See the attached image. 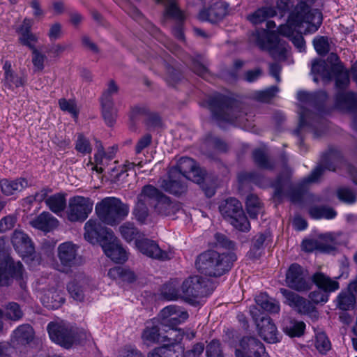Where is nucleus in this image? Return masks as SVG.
Returning a JSON list of instances; mask_svg holds the SVG:
<instances>
[{"label":"nucleus","instance_id":"obj_49","mask_svg":"<svg viewBox=\"0 0 357 357\" xmlns=\"http://www.w3.org/2000/svg\"><path fill=\"white\" fill-rule=\"evenodd\" d=\"M102 117L108 126H112L117 116L116 109L114 102H100Z\"/></svg>","mask_w":357,"mask_h":357},{"label":"nucleus","instance_id":"obj_35","mask_svg":"<svg viewBox=\"0 0 357 357\" xmlns=\"http://www.w3.org/2000/svg\"><path fill=\"white\" fill-rule=\"evenodd\" d=\"M255 302L262 310L269 313H278L280 312L279 303L269 297L266 293H261L257 296Z\"/></svg>","mask_w":357,"mask_h":357},{"label":"nucleus","instance_id":"obj_9","mask_svg":"<svg viewBox=\"0 0 357 357\" xmlns=\"http://www.w3.org/2000/svg\"><path fill=\"white\" fill-rule=\"evenodd\" d=\"M250 313L256 324L258 334L265 342L271 344L280 342L277 326L268 315L260 312L256 308L251 310Z\"/></svg>","mask_w":357,"mask_h":357},{"label":"nucleus","instance_id":"obj_15","mask_svg":"<svg viewBox=\"0 0 357 357\" xmlns=\"http://www.w3.org/2000/svg\"><path fill=\"white\" fill-rule=\"evenodd\" d=\"M160 186L165 192L176 197H180L188 191L187 179L178 174L176 169L169 171L168 178L162 180Z\"/></svg>","mask_w":357,"mask_h":357},{"label":"nucleus","instance_id":"obj_7","mask_svg":"<svg viewBox=\"0 0 357 357\" xmlns=\"http://www.w3.org/2000/svg\"><path fill=\"white\" fill-rule=\"evenodd\" d=\"M317 166H321L324 172L326 169L335 172L337 168H345L354 182L357 183V169L345 160L340 150L333 146H328V149L321 153L320 163Z\"/></svg>","mask_w":357,"mask_h":357},{"label":"nucleus","instance_id":"obj_48","mask_svg":"<svg viewBox=\"0 0 357 357\" xmlns=\"http://www.w3.org/2000/svg\"><path fill=\"white\" fill-rule=\"evenodd\" d=\"M245 204L246 209L250 217L251 218H256L262 208V204L259 197L254 194H250L246 198Z\"/></svg>","mask_w":357,"mask_h":357},{"label":"nucleus","instance_id":"obj_42","mask_svg":"<svg viewBox=\"0 0 357 357\" xmlns=\"http://www.w3.org/2000/svg\"><path fill=\"white\" fill-rule=\"evenodd\" d=\"M86 284L84 280H74L67 285V289L71 297L77 301H82L84 298V286Z\"/></svg>","mask_w":357,"mask_h":357},{"label":"nucleus","instance_id":"obj_46","mask_svg":"<svg viewBox=\"0 0 357 357\" xmlns=\"http://www.w3.org/2000/svg\"><path fill=\"white\" fill-rule=\"evenodd\" d=\"M255 163L261 169L272 170L275 165L268 158L267 154L261 149H258L252 152Z\"/></svg>","mask_w":357,"mask_h":357},{"label":"nucleus","instance_id":"obj_11","mask_svg":"<svg viewBox=\"0 0 357 357\" xmlns=\"http://www.w3.org/2000/svg\"><path fill=\"white\" fill-rule=\"evenodd\" d=\"M93 202L89 197L74 196L69 199L68 218L71 222L84 221L91 213Z\"/></svg>","mask_w":357,"mask_h":357},{"label":"nucleus","instance_id":"obj_18","mask_svg":"<svg viewBox=\"0 0 357 357\" xmlns=\"http://www.w3.org/2000/svg\"><path fill=\"white\" fill-rule=\"evenodd\" d=\"M183 334L178 333L169 343H164L162 347L153 349L151 351L148 357H183L184 349L181 342Z\"/></svg>","mask_w":357,"mask_h":357},{"label":"nucleus","instance_id":"obj_37","mask_svg":"<svg viewBox=\"0 0 357 357\" xmlns=\"http://www.w3.org/2000/svg\"><path fill=\"white\" fill-rule=\"evenodd\" d=\"M107 275L110 278L121 280L129 283L133 282L136 280V275L133 271L120 266L111 268Z\"/></svg>","mask_w":357,"mask_h":357},{"label":"nucleus","instance_id":"obj_24","mask_svg":"<svg viewBox=\"0 0 357 357\" xmlns=\"http://www.w3.org/2000/svg\"><path fill=\"white\" fill-rule=\"evenodd\" d=\"M335 107L344 112L356 113L357 112V93L351 91H340L336 94Z\"/></svg>","mask_w":357,"mask_h":357},{"label":"nucleus","instance_id":"obj_47","mask_svg":"<svg viewBox=\"0 0 357 357\" xmlns=\"http://www.w3.org/2000/svg\"><path fill=\"white\" fill-rule=\"evenodd\" d=\"M14 335L16 340L22 344H28L33 338V328L29 325H21L14 331Z\"/></svg>","mask_w":357,"mask_h":357},{"label":"nucleus","instance_id":"obj_25","mask_svg":"<svg viewBox=\"0 0 357 357\" xmlns=\"http://www.w3.org/2000/svg\"><path fill=\"white\" fill-rule=\"evenodd\" d=\"M240 346L242 349L254 357H270L266 352L264 345L257 337L253 336L243 337Z\"/></svg>","mask_w":357,"mask_h":357},{"label":"nucleus","instance_id":"obj_2","mask_svg":"<svg viewBox=\"0 0 357 357\" xmlns=\"http://www.w3.org/2000/svg\"><path fill=\"white\" fill-rule=\"evenodd\" d=\"M236 259V255L234 252L220 254L209 250L197 256L195 266L200 273L217 278L228 272Z\"/></svg>","mask_w":357,"mask_h":357},{"label":"nucleus","instance_id":"obj_60","mask_svg":"<svg viewBox=\"0 0 357 357\" xmlns=\"http://www.w3.org/2000/svg\"><path fill=\"white\" fill-rule=\"evenodd\" d=\"M313 45L318 54L324 56L330 50V45L327 37L319 36L313 40Z\"/></svg>","mask_w":357,"mask_h":357},{"label":"nucleus","instance_id":"obj_29","mask_svg":"<svg viewBox=\"0 0 357 357\" xmlns=\"http://www.w3.org/2000/svg\"><path fill=\"white\" fill-rule=\"evenodd\" d=\"M28 185V181L24 178H18L15 180L6 178L0 180L1 190L6 196L13 195L17 192H20Z\"/></svg>","mask_w":357,"mask_h":357},{"label":"nucleus","instance_id":"obj_17","mask_svg":"<svg viewBox=\"0 0 357 357\" xmlns=\"http://www.w3.org/2000/svg\"><path fill=\"white\" fill-rule=\"evenodd\" d=\"M135 246L141 253L151 259L162 261L171 259L169 253L162 250L153 240L144 237L137 238Z\"/></svg>","mask_w":357,"mask_h":357},{"label":"nucleus","instance_id":"obj_58","mask_svg":"<svg viewBox=\"0 0 357 357\" xmlns=\"http://www.w3.org/2000/svg\"><path fill=\"white\" fill-rule=\"evenodd\" d=\"M238 179L240 183L251 182L260 185L264 181V177L256 172H242L238 174Z\"/></svg>","mask_w":357,"mask_h":357},{"label":"nucleus","instance_id":"obj_38","mask_svg":"<svg viewBox=\"0 0 357 357\" xmlns=\"http://www.w3.org/2000/svg\"><path fill=\"white\" fill-rule=\"evenodd\" d=\"M45 204L51 211L58 214L66 207V195L61 192L54 194L45 199Z\"/></svg>","mask_w":357,"mask_h":357},{"label":"nucleus","instance_id":"obj_44","mask_svg":"<svg viewBox=\"0 0 357 357\" xmlns=\"http://www.w3.org/2000/svg\"><path fill=\"white\" fill-rule=\"evenodd\" d=\"M197 162L195 160L188 158H181L179 163L176 167H172L171 169H176L178 174H181L185 178L188 180V178L190 176V173L196 167Z\"/></svg>","mask_w":357,"mask_h":357},{"label":"nucleus","instance_id":"obj_26","mask_svg":"<svg viewBox=\"0 0 357 357\" xmlns=\"http://www.w3.org/2000/svg\"><path fill=\"white\" fill-rule=\"evenodd\" d=\"M354 292H357V280L349 284L348 290L339 294L337 297V307L344 311L353 308L356 303Z\"/></svg>","mask_w":357,"mask_h":357},{"label":"nucleus","instance_id":"obj_33","mask_svg":"<svg viewBox=\"0 0 357 357\" xmlns=\"http://www.w3.org/2000/svg\"><path fill=\"white\" fill-rule=\"evenodd\" d=\"M270 43H271L267 50H268L270 54L274 59H286V54L287 51L288 44L287 43L280 39L277 35L273 39H271Z\"/></svg>","mask_w":357,"mask_h":357},{"label":"nucleus","instance_id":"obj_27","mask_svg":"<svg viewBox=\"0 0 357 357\" xmlns=\"http://www.w3.org/2000/svg\"><path fill=\"white\" fill-rule=\"evenodd\" d=\"M32 227L49 232L58 226L59 221L49 212H43L30 222Z\"/></svg>","mask_w":357,"mask_h":357},{"label":"nucleus","instance_id":"obj_30","mask_svg":"<svg viewBox=\"0 0 357 357\" xmlns=\"http://www.w3.org/2000/svg\"><path fill=\"white\" fill-rule=\"evenodd\" d=\"M160 329H163L160 325L158 326H147L144 330L142 337L146 342L156 343L161 342L164 343H169L174 340L173 338L168 336H161L160 333Z\"/></svg>","mask_w":357,"mask_h":357},{"label":"nucleus","instance_id":"obj_63","mask_svg":"<svg viewBox=\"0 0 357 357\" xmlns=\"http://www.w3.org/2000/svg\"><path fill=\"white\" fill-rule=\"evenodd\" d=\"M133 214L137 221L144 223L149 215L148 206L141 202H137L133 209Z\"/></svg>","mask_w":357,"mask_h":357},{"label":"nucleus","instance_id":"obj_16","mask_svg":"<svg viewBox=\"0 0 357 357\" xmlns=\"http://www.w3.org/2000/svg\"><path fill=\"white\" fill-rule=\"evenodd\" d=\"M77 247L71 242H66L58 248V257L65 268L79 266L84 263L82 257L77 254Z\"/></svg>","mask_w":357,"mask_h":357},{"label":"nucleus","instance_id":"obj_8","mask_svg":"<svg viewBox=\"0 0 357 357\" xmlns=\"http://www.w3.org/2000/svg\"><path fill=\"white\" fill-rule=\"evenodd\" d=\"M181 299L185 303L197 307L199 305L198 299L206 294L205 280L199 275L189 276L181 285Z\"/></svg>","mask_w":357,"mask_h":357},{"label":"nucleus","instance_id":"obj_52","mask_svg":"<svg viewBox=\"0 0 357 357\" xmlns=\"http://www.w3.org/2000/svg\"><path fill=\"white\" fill-rule=\"evenodd\" d=\"M8 271L12 278L20 282L21 287L24 288V282H22L24 268L22 264L20 261H9Z\"/></svg>","mask_w":357,"mask_h":357},{"label":"nucleus","instance_id":"obj_20","mask_svg":"<svg viewBox=\"0 0 357 357\" xmlns=\"http://www.w3.org/2000/svg\"><path fill=\"white\" fill-rule=\"evenodd\" d=\"M229 4L225 1H217L206 8L199 13V19L202 21H208L216 23L222 20L227 14Z\"/></svg>","mask_w":357,"mask_h":357},{"label":"nucleus","instance_id":"obj_23","mask_svg":"<svg viewBox=\"0 0 357 357\" xmlns=\"http://www.w3.org/2000/svg\"><path fill=\"white\" fill-rule=\"evenodd\" d=\"M105 255L116 263H123L127 259V252L119 243V239L113 235L111 241L103 243L101 246Z\"/></svg>","mask_w":357,"mask_h":357},{"label":"nucleus","instance_id":"obj_1","mask_svg":"<svg viewBox=\"0 0 357 357\" xmlns=\"http://www.w3.org/2000/svg\"><path fill=\"white\" fill-rule=\"evenodd\" d=\"M292 173L290 167H286L272 183L271 186L274 189L273 199L277 204H280L286 195L293 203L301 202L307 190L308 184L317 182L324 174V169L321 166H317L307 177L296 185H293L291 181Z\"/></svg>","mask_w":357,"mask_h":357},{"label":"nucleus","instance_id":"obj_43","mask_svg":"<svg viewBox=\"0 0 357 357\" xmlns=\"http://www.w3.org/2000/svg\"><path fill=\"white\" fill-rule=\"evenodd\" d=\"M276 34L273 33H268L265 30L257 31L252 34L251 40H253L257 46L262 50H267L270 43L271 39L276 37Z\"/></svg>","mask_w":357,"mask_h":357},{"label":"nucleus","instance_id":"obj_14","mask_svg":"<svg viewBox=\"0 0 357 357\" xmlns=\"http://www.w3.org/2000/svg\"><path fill=\"white\" fill-rule=\"evenodd\" d=\"M47 331L50 339L62 347L70 348L74 343L75 332L63 324L50 322L47 326Z\"/></svg>","mask_w":357,"mask_h":357},{"label":"nucleus","instance_id":"obj_3","mask_svg":"<svg viewBox=\"0 0 357 357\" xmlns=\"http://www.w3.org/2000/svg\"><path fill=\"white\" fill-rule=\"evenodd\" d=\"M95 209L102 222L109 226H115L128 216L130 207L119 198L107 197L97 203Z\"/></svg>","mask_w":357,"mask_h":357},{"label":"nucleus","instance_id":"obj_21","mask_svg":"<svg viewBox=\"0 0 357 357\" xmlns=\"http://www.w3.org/2000/svg\"><path fill=\"white\" fill-rule=\"evenodd\" d=\"M11 241L15 250L22 257H29L35 252L31 238L22 231L15 230L13 234Z\"/></svg>","mask_w":357,"mask_h":357},{"label":"nucleus","instance_id":"obj_61","mask_svg":"<svg viewBox=\"0 0 357 357\" xmlns=\"http://www.w3.org/2000/svg\"><path fill=\"white\" fill-rule=\"evenodd\" d=\"M59 104L61 110L68 112L75 119L77 118L79 110L77 109V105L74 100L61 98L59 100Z\"/></svg>","mask_w":357,"mask_h":357},{"label":"nucleus","instance_id":"obj_28","mask_svg":"<svg viewBox=\"0 0 357 357\" xmlns=\"http://www.w3.org/2000/svg\"><path fill=\"white\" fill-rule=\"evenodd\" d=\"M311 281L318 289L330 294L340 288L339 283L322 272H316L311 277Z\"/></svg>","mask_w":357,"mask_h":357},{"label":"nucleus","instance_id":"obj_34","mask_svg":"<svg viewBox=\"0 0 357 357\" xmlns=\"http://www.w3.org/2000/svg\"><path fill=\"white\" fill-rule=\"evenodd\" d=\"M305 324L295 319H288L284 322L283 331L290 337H300L304 335Z\"/></svg>","mask_w":357,"mask_h":357},{"label":"nucleus","instance_id":"obj_4","mask_svg":"<svg viewBox=\"0 0 357 357\" xmlns=\"http://www.w3.org/2000/svg\"><path fill=\"white\" fill-rule=\"evenodd\" d=\"M208 105L213 118L220 125L223 122L233 123L243 115L238 103L225 95L218 94L211 97L208 100Z\"/></svg>","mask_w":357,"mask_h":357},{"label":"nucleus","instance_id":"obj_6","mask_svg":"<svg viewBox=\"0 0 357 357\" xmlns=\"http://www.w3.org/2000/svg\"><path fill=\"white\" fill-rule=\"evenodd\" d=\"M219 211L223 218L238 230L246 232L250 229V224L243 211L241 203L234 197L222 201Z\"/></svg>","mask_w":357,"mask_h":357},{"label":"nucleus","instance_id":"obj_40","mask_svg":"<svg viewBox=\"0 0 357 357\" xmlns=\"http://www.w3.org/2000/svg\"><path fill=\"white\" fill-rule=\"evenodd\" d=\"M121 236L127 241L131 242L137 238H142L144 235L140 233L139 230L135 226L132 222H126L119 227Z\"/></svg>","mask_w":357,"mask_h":357},{"label":"nucleus","instance_id":"obj_31","mask_svg":"<svg viewBox=\"0 0 357 357\" xmlns=\"http://www.w3.org/2000/svg\"><path fill=\"white\" fill-rule=\"evenodd\" d=\"M327 98V93L324 91H319L314 94H310L303 91L298 93V98L299 100L310 102L319 112L324 111Z\"/></svg>","mask_w":357,"mask_h":357},{"label":"nucleus","instance_id":"obj_56","mask_svg":"<svg viewBox=\"0 0 357 357\" xmlns=\"http://www.w3.org/2000/svg\"><path fill=\"white\" fill-rule=\"evenodd\" d=\"M6 317L12 321H18L24 315L20 305L15 302H10L6 306Z\"/></svg>","mask_w":357,"mask_h":357},{"label":"nucleus","instance_id":"obj_53","mask_svg":"<svg viewBox=\"0 0 357 357\" xmlns=\"http://www.w3.org/2000/svg\"><path fill=\"white\" fill-rule=\"evenodd\" d=\"M162 295L164 298L168 301L181 299V287L177 288L173 282L166 284L162 289Z\"/></svg>","mask_w":357,"mask_h":357},{"label":"nucleus","instance_id":"obj_50","mask_svg":"<svg viewBox=\"0 0 357 357\" xmlns=\"http://www.w3.org/2000/svg\"><path fill=\"white\" fill-rule=\"evenodd\" d=\"M44 305L50 309H56L64 302V298L56 291H48L42 298Z\"/></svg>","mask_w":357,"mask_h":357},{"label":"nucleus","instance_id":"obj_62","mask_svg":"<svg viewBox=\"0 0 357 357\" xmlns=\"http://www.w3.org/2000/svg\"><path fill=\"white\" fill-rule=\"evenodd\" d=\"M119 91V86L114 82L111 79L109 82L107 89L102 93L100 98V102H114L113 96L116 94Z\"/></svg>","mask_w":357,"mask_h":357},{"label":"nucleus","instance_id":"obj_32","mask_svg":"<svg viewBox=\"0 0 357 357\" xmlns=\"http://www.w3.org/2000/svg\"><path fill=\"white\" fill-rule=\"evenodd\" d=\"M277 12L274 7L262 6L248 15L247 20L252 24L257 25L267 21L269 18L275 16Z\"/></svg>","mask_w":357,"mask_h":357},{"label":"nucleus","instance_id":"obj_10","mask_svg":"<svg viewBox=\"0 0 357 357\" xmlns=\"http://www.w3.org/2000/svg\"><path fill=\"white\" fill-rule=\"evenodd\" d=\"M100 220H89L84 225V237L91 244L99 243L101 246L103 243L111 241L114 234L112 229L103 226Z\"/></svg>","mask_w":357,"mask_h":357},{"label":"nucleus","instance_id":"obj_55","mask_svg":"<svg viewBox=\"0 0 357 357\" xmlns=\"http://www.w3.org/2000/svg\"><path fill=\"white\" fill-rule=\"evenodd\" d=\"M279 91L276 86H271L264 90L255 91L253 94L254 98L261 102H268Z\"/></svg>","mask_w":357,"mask_h":357},{"label":"nucleus","instance_id":"obj_5","mask_svg":"<svg viewBox=\"0 0 357 357\" xmlns=\"http://www.w3.org/2000/svg\"><path fill=\"white\" fill-rule=\"evenodd\" d=\"M322 14L317 9H311L304 1H300L289 13L288 21L294 28L300 27L303 23L307 24L305 33L317 31L322 23Z\"/></svg>","mask_w":357,"mask_h":357},{"label":"nucleus","instance_id":"obj_36","mask_svg":"<svg viewBox=\"0 0 357 357\" xmlns=\"http://www.w3.org/2000/svg\"><path fill=\"white\" fill-rule=\"evenodd\" d=\"M335 78L336 89L342 91L345 89L349 84V72L344 66H335L332 71V79Z\"/></svg>","mask_w":357,"mask_h":357},{"label":"nucleus","instance_id":"obj_57","mask_svg":"<svg viewBox=\"0 0 357 357\" xmlns=\"http://www.w3.org/2000/svg\"><path fill=\"white\" fill-rule=\"evenodd\" d=\"M71 43H53L48 46L46 52L52 58H59L66 50H71Z\"/></svg>","mask_w":357,"mask_h":357},{"label":"nucleus","instance_id":"obj_59","mask_svg":"<svg viewBox=\"0 0 357 357\" xmlns=\"http://www.w3.org/2000/svg\"><path fill=\"white\" fill-rule=\"evenodd\" d=\"M315 347L322 354H326L331 349V344L327 335L324 333H319L316 335Z\"/></svg>","mask_w":357,"mask_h":357},{"label":"nucleus","instance_id":"obj_45","mask_svg":"<svg viewBox=\"0 0 357 357\" xmlns=\"http://www.w3.org/2000/svg\"><path fill=\"white\" fill-rule=\"evenodd\" d=\"M309 213L314 219H333L337 215L336 211L333 208L325 206H312L309 209Z\"/></svg>","mask_w":357,"mask_h":357},{"label":"nucleus","instance_id":"obj_39","mask_svg":"<svg viewBox=\"0 0 357 357\" xmlns=\"http://www.w3.org/2000/svg\"><path fill=\"white\" fill-rule=\"evenodd\" d=\"M160 190L152 185H146L142 187L140 193L137 195V202L144 204L146 206L151 204L152 201L156 202Z\"/></svg>","mask_w":357,"mask_h":357},{"label":"nucleus","instance_id":"obj_19","mask_svg":"<svg viewBox=\"0 0 357 357\" xmlns=\"http://www.w3.org/2000/svg\"><path fill=\"white\" fill-rule=\"evenodd\" d=\"M280 291L286 298L287 303L296 307L299 313L303 314H317L316 307L310 301L286 289H280Z\"/></svg>","mask_w":357,"mask_h":357},{"label":"nucleus","instance_id":"obj_12","mask_svg":"<svg viewBox=\"0 0 357 357\" xmlns=\"http://www.w3.org/2000/svg\"><path fill=\"white\" fill-rule=\"evenodd\" d=\"M160 325L167 331L166 328L177 330V326L188 318V313L177 305H169L164 307L159 313Z\"/></svg>","mask_w":357,"mask_h":357},{"label":"nucleus","instance_id":"obj_13","mask_svg":"<svg viewBox=\"0 0 357 357\" xmlns=\"http://www.w3.org/2000/svg\"><path fill=\"white\" fill-rule=\"evenodd\" d=\"M285 282L287 286L296 291H307L311 283L307 280L306 271L298 264L294 263L288 268Z\"/></svg>","mask_w":357,"mask_h":357},{"label":"nucleus","instance_id":"obj_54","mask_svg":"<svg viewBox=\"0 0 357 357\" xmlns=\"http://www.w3.org/2000/svg\"><path fill=\"white\" fill-rule=\"evenodd\" d=\"M3 84L8 89H13V87L18 88L25 84L26 80L22 77H19L15 72L5 75L3 79Z\"/></svg>","mask_w":357,"mask_h":357},{"label":"nucleus","instance_id":"obj_41","mask_svg":"<svg viewBox=\"0 0 357 357\" xmlns=\"http://www.w3.org/2000/svg\"><path fill=\"white\" fill-rule=\"evenodd\" d=\"M311 73L313 75H319L324 81L332 80V71L326 61L314 60L312 63Z\"/></svg>","mask_w":357,"mask_h":357},{"label":"nucleus","instance_id":"obj_22","mask_svg":"<svg viewBox=\"0 0 357 357\" xmlns=\"http://www.w3.org/2000/svg\"><path fill=\"white\" fill-rule=\"evenodd\" d=\"M181 209L179 202L171 200L169 197L160 192V195L154 205V210L157 214L161 216H172Z\"/></svg>","mask_w":357,"mask_h":357},{"label":"nucleus","instance_id":"obj_51","mask_svg":"<svg viewBox=\"0 0 357 357\" xmlns=\"http://www.w3.org/2000/svg\"><path fill=\"white\" fill-rule=\"evenodd\" d=\"M266 238L267 236L264 234H258L253 238L249 251L250 257L257 259L259 257L261 251L264 250V244Z\"/></svg>","mask_w":357,"mask_h":357},{"label":"nucleus","instance_id":"obj_64","mask_svg":"<svg viewBox=\"0 0 357 357\" xmlns=\"http://www.w3.org/2000/svg\"><path fill=\"white\" fill-rule=\"evenodd\" d=\"M165 14L167 17L174 19L176 22L185 20V16L183 12L178 8L175 3L167 5Z\"/></svg>","mask_w":357,"mask_h":357}]
</instances>
